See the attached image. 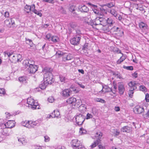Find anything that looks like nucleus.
<instances>
[{
  "instance_id": "nucleus-64",
  "label": "nucleus",
  "mask_w": 149,
  "mask_h": 149,
  "mask_svg": "<svg viewBox=\"0 0 149 149\" xmlns=\"http://www.w3.org/2000/svg\"><path fill=\"white\" fill-rule=\"evenodd\" d=\"M132 76L133 77H134L135 78H136L137 77L138 74L136 72H135L134 73H133L132 74Z\"/></svg>"
},
{
  "instance_id": "nucleus-29",
  "label": "nucleus",
  "mask_w": 149,
  "mask_h": 149,
  "mask_svg": "<svg viewBox=\"0 0 149 149\" xmlns=\"http://www.w3.org/2000/svg\"><path fill=\"white\" fill-rule=\"evenodd\" d=\"M48 84L45 81H43V82L39 85V87L42 89H45Z\"/></svg>"
},
{
  "instance_id": "nucleus-44",
  "label": "nucleus",
  "mask_w": 149,
  "mask_h": 149,
  "mask_svg": "<svg viewBox=\"0 0 149 149\" xmlns=\"http://www.w3.org/2000/svg\"><path fill=\"white\" fill-rule=\"evenodd\" d=\"M25 11H26L28 13H29L31 11V8L29 6L26 5L25 7Z\"/></svg>"
},
{
  "instance_id": "nucleus-50",
  "label": "nucleus",
  "mask_w": 149,
  "mask_h": 149,
  "mask_svg": "<svg viewBox=\"0 0 149 149\" xmlns=\"http://www.w3.org/2000/svg\"><path fill=\"white\" fill-rule=\"evenodd\" d=\"M106 5L107 7L109 8H111V7L114 6V5L112 2L107 3L106 4Z\"/></svg>"
},
{
  "instance_id": "nucleus-18",
  "label": "nucleus",
  "mask_w": 149,
  "mask_h": 149,
  "mask_svg": "<svg viewBox=\"0 0 149 149\" xmlns=\"http://www.w3.org/2000/svg\"><path fill=\"white\" fill-rule=\"evenodd\" d=\"M4 24L8 27H10L12 25L15 24V22L12 20V19H11L10 20L6 19L4 21Z\"/></svg>"
},
{
  "instance_id": "nucleus-19",
  "label": "nucleus",
  "mask_w": 149,
  "mask_h": 149,
  "mask_svg": "<svg viewBox=\"0 0 149 149\" xmlns=\"http://www.w3.org/2000/svg\"><path fill=\"white\" fill-rule=\"evenodd\" d=\"M121 130L123 132H130L132 131V128L130 127L125 126L122 128Z\"/></svg>"
},
{
  "instance_id": "nucleus-21",
  "label": "nucleus",
  "mask_w": 149,
  "mask_h": 149,
  "mask_svg": "<svg viewBox=\"0 0 149 149\" xmlns=\"http://www.w3.org/2000/svg\"><path fill=\"white\" fill-rule=\"evenodd\" d=\"M81 103L82 102L81 100H76V101L75 102V104H73V108L74 109L80 108Z\"/></svg>"
},
{
  "instance_id": "nucleus-56",
  "label": "nucleus",
  "mask_w": 149,
  "mask_h": 149,
  "mask_svg": "<svg viewBox=\"0 0 149 149\" xmlns=\"http://www.w3.org/2000/svg\"><path fill=\"white\" fill-rule=\"evenodd\" d=\"M88 49V45L87 44H85L82 46V49L83 50H86Z\"/></svg>"
},
{
  "instance_id": "nucleus-63",
  "label": "nucleus",
  "mask_w": 149,
  "mask_h": 149,
  "mask_svg": "<svg viewBox=\"0 0 149 149\" xmlns=\"http://www.w3.org/2000/svg\"><path fill=\"white\" fill-rule=\"evenodd\" d=\"M4 89L3 88H0V94H4L5 93Z\"/></svg>"
},
{
  "instance_id": "nucleus-43",
  "label": "nucleus",
  "mask_w": 149,
  "mask_h": 149,
  "mask_svg": "<svg viewBox=\"0 0 149 149\" xmlns=\"http://www.w3.org/2000/svg\"><path fill=\"white\" fill-rule=\"evenodd\" d=\"M113 74L117 78H118L120 79L122 78L120 74L118 72L114 73Z\"/></svg>"
},
{
  "instance_id": "nucleus-22",
  "label": "nucleus",
  "mask_w": 149,
  "mask_h": 149,
  "mask_svg": "<svg viewBox=\"0 0 149 149\" xmlns=\"http://www.w3.org/2000/svg\"><path fill=\"white\" fill-rule=\"evenodd\" d=\"M49 76V77H48L47 79V78L43 80V81H45L48 85L51 84L53 82L52 74H50Z\"/></svg>"
},
{
  "instance_id": "nucleus-30",
  "label": "nucleus",
  "mask_w": 149,
  "mask_h": 149,
  "mask_svg": "<svg viewBox=\"0 0 149 149\" xmlns=\"http://www.w3.org/2000/svg\"><path fill=\"white\" fill-rule=\"evenodd\" d=\"M30 63L28 61V60H24L22 64L26 68H28L31 65V64H30Z\"/></svg>"
},
{
  "instance_id": "nucleus-6",
  "label": "nucleus",
  "mask_w": 149,
  "mask_h": 149,
  "mask_svg": "<svg viewBox=\"0 0 149 149\" xmlns=\"http://www.w3.org/2000/svg\"><path fill=\"white\" fill-rule=\"evenodd\" d=\"M118 92L120 95H123L125 90V88L123 82H119L118 84Z\"/></svg>"
},
{
  "instance_id": "nucleus-7",
  "label": "nucleus",
  "mask_w": 149,
  "mask_h": 149,
  "mask_svg": "<svg viewBox=\"0 0 149 149\" xmlns=\"http://www.w3.org/2000/svg\"><path fill=\"white\" fill-rule=\"evenodd\" d=\"M81 38L80 37L74 36V37L70 40V42L73 45H77L79 44Z\"/></svg>"
},
{
  "instance_id": "nucleus-32",
  "label": "nucleus",
  "mask_w": 149,
  "mask_h": 149,
  "mask_svg": "<svg viewBox=\"0 0 149 149\" xmlns=\"http://www.w3.org/2000/svg\"><path fill=\"white\" fill-rule=\"evenodd\" d=\"M18 140L19 142L23 145H25L26 143V141L24 138H18Z\"/></svg>"
},
{
  "instance_id": "nucleus-31",
  "label": "nucleus",
  "mask_w": 149,
  "mask_h": 149,
  "mask_svg": "<svg viewBox=\"0 0 149 149\" xmlns=\"http://www.w3.org/2000/svg\"><path fill=\"white\" fill-rule=\"evenodd\" d=\"M51 40L54 42H57L59 41L58 37L56 36H53L51 37Z\"/></svg>"
},
{
  "instance_id": "nucleus-51",
  "label": "nucleus",
  "mask_w": 149,
  "mask_h": 149,
  "mask_svg": "<svg viewBox=\"0 0 149 149\" xmlns=\"http://www.w3.org/2000/svg\"><path fill=\"white\" fill-rule=\"evenodd\" d=\"M46 38L49 41L51 40V34L50 33H48L47 34L46 36Z\"/></svg>"
},
{
  "instance_id": "nucleus-33",
  "label": "nucleus",
  "mask_w": 149,
  "mask_h": 149,
  "mask_svg": "<svg viewBox=\"0 0 149 149\" xmlns=\"http://www.w3.org/2000/svg\"><path fill=\"white\" fill-rule=\"evenodd\" d=\"M92 113L95 115H97L98 114V110L95 107H93L92 109Z\"/></svg>"
},
{
  "instance_id": "nucleus-25",
  "label": "nucleus",
  "mask_w": 149,
  "mask_h": 149,
  "mask_svg": "<svg viewBox=\"0 0 149 149\" xmlns=\"http://www.w3.org/2000/svg\"><path fill=\"white\" fill-rule=\"evenodd\" d=\"M60 113L59 111L57 110H54L53 113H52L50 116L52 118L58 117L60 115Z\"/></svg>"
},
{
  "instance_id": "nucleus-27",
  "label": "nucleus",
  "mask_w": 149,
  "mask_h": 149,
  "mask_svg": "<svg viewBox=\"0 0 149 149\" xmlns=\"http://www.w3.org/2000/svg\"><path fill=\"white\" fill-rule=\"evenodd\" d=\"M89 4L91 5L92 7H93V8H92V10L94 13L95 14H98L99 13V11L97 9V6L92 4L91 3H89Z\"/></svg>"
},
{
  "instance_id": "nucleus-11",
  "label": "nucleus",
  "mask_w": 149,
  "mask_h": 149,
  "mask_svg": "<svg viewBox=\"0 0 149 149\" xmlns=\"http://www.w3.org/2000/svg\"><path fill=\"white\" fill-rule=\"evenodd\" d=\"M5 128L2 129L1 131V133L4 136H9L11 133V130L10 129Z\"/></svg>"
},
{
  "instance_id": "nucleus-40",
  "label": "nucleus",
  "mask_w": 149,
  "mask_h": 149,
  "mask_svg": "<svg viewBox=\"0 0 149 149\" xmlns=\"http://www.w3.org/2000/svg\"><path fill=\"white\" fill-rule=\"evenodd\" d=\"M119 29V28L118 27L116 26H114L111 29V32H113L118 31Z\"/></svg>"
},
{
  "instance_id": "nucleus-14",
  "label": "nucleus",
  "mask_w": 149,
  "mask_h": 149,
  "mask_svg": "<svg viewBox=\"0 0 149 149\" xmlns=\"http://www.w3.org/2000/svg\"><path fill=\"white\" fill-rule=\"evenodd\" d=\"M70 90L66 89L62 92V95L65 97H68L70 96L71 94Z\"/></svg>"
},
{
  "instance_id": "nucleus-39",
  "label": "nucleus",
  "mask_w": 149,
  "mask_h": 149,
  "mask_svg": "<svg viewBox=\"0 0 149 149\" xmlns=\"http://www.w3.org/2000/svg\"><path fill=\"white\" fill-rule=\"evenodd\" d=\"M125 58L124 57L122 56L120 57V58L117 61L116 63L117 64H120L124 60H125Z\"/></svg>"
},
{
  "instance_id": "nucleus-16",
  "label": "nucleus",
  "mask_w": 149,
  "mask_h": 149,
  "mask_svg": "<svg viewBox=\"0 0 149 149\" xmlns=\"http://www.w3.org/2000/svg\"><path fill=\"white\" fill-rule=\"evenodd\" d=\"M111 91L112 90L111 88L107 85H105L104 86H102V89L101 91H99V93H101L103 92L107 93Z\"/></svg>"
},
{
  "instance_id": "nucleus-28",
  "label": "nucleus",
  "mask_w": 149,
  "mask_h": 149,
  "mask_svg": "<svg viewBox=\"0 0 149 149\" xmlns=\"http://www.w3.org/2000/svg\"><path fill=\"white\" fill-rule=\"evenodd\" d=\"M131 7L132 8V10H139V6L138 4L136 3H133L131 4Z\"/></svg>"
},
{
  "instance_id": "nucleus-10",
  "label": "nucleus",
  "mask_w": 149,
  "mask_h": 149,
  "mask_svg": "<svg viewBox=\"0 0 149 149\" xmlns=\"http://www.w3.org/2000/svg\"><path fill=\"white\" fill-rule=\"evenodd\" d=\"M29 125H28V128H32L36 126H38L40 124L39 121L36 120L34 121H29Z\"/></svg>"
},
{
  "instance_id": "nucleus-2",
  "label": "nucleus",
  "mask_w": 149,
  "mask_h": 149,
  "mask_svg": "<svg viewBox=\"0 0 149 149\" xmlns=\"http://www.w3.org/2000/svg\"><path fill=\"white\" fill-rule=\"evenodd\" d=\"M27 102L29 105H30V107L33 109H39V106L38 105L37 102H35L34 99L31 98V97H29L27 99Z\"/></svg>"
},
{
  "instance_id": "nucleus-17",
  "label": "nucleus",
  "mask_w": 149,
  "mask_h": 149,
  "mask_svg": "<svg viewBox=\"0 0 149 149\" xmlns=\"http://www.w3.org/2000/svg\"><path fill=\"white\" fill-rule=\"evenodd\" d=\"M76 9L75 6L73 5L70 6L69 8V11L72 13V14L74 16H75L77 15V13L75 12Z\"/></svg>"
},
{
  "instance_id": "nucleus-53",
  "label": "nucleus",
  "mask_w": 149,
  "mask_h": 149,
  "mask_svg": "<svg viewBox=\"0 0 149 149\" xmlns=\"http://www.w3.org/2000/svg\"><path fill=\"white\" fill-rule=\"evenodd\" d=\"M139 89L141 91H145L146 90V88L143 86H140L139 87Z\"/></svg>"
},
{
  "instance_id": "nucleus-61",
  "label": "nucleus",
  "mask_w": 149,
  "mask_h": 149,
  "mask_svg": "<svg viewBox=\"0 0 149 149\" xmlns=\"http://www.w3.org/2000/svg\"><path fill=\"white\" fill-rule=\"evenodd\" d=\"M4 53L5 54V55L7 54L8 57H10L12 55V53H10V52H8L7 51H6L4 52Z\"/></svg>"
},
{
  "instance_id": "nucleus-62",
  "label": "nucleus",
  "mask_w": 149,
  "mask_h": 149,
  "mask_svg": "<svg viewBox=\"0 0 149 149\" xmlns=\"http://www.w3.org/2000/svg\"><path fill=\"white\" fill-rule=\"evenodd\" d=\"M45 141V142H48L49 141L50 139L47 136H44Z\"/></svg>"
},
{
  "instance_id": "nucleus-42",
  "label": "nucleus",
  "mask_w": 149,
  "mask_h": 149,
  "mask_svg": "<svg viewBox=\"0 0 149 149\" xmlns=\"http://www.w3.org/2000/svg\"><path fill=\"white\" fill-rule=\"evenodd\" d=\"M123 68L128 70H133V67L132 66H126L125 65L123 66Z\"/></svg>"
},
{
  "instance_id": "nucleus-23",
  "label": "nucleus",
  "mask_w": 149,
  "mask_h": 149,
  "mask_svg": "<svg viewBox=\"0 0 149 149\" xmlns=\"http://www.w3.org/2000/svg\"><path fill=\"white\" fill-rule=\"evenodd\" d=\"M75 33H74V36L77 37H80L81 38V36L82 33L81 31L80 28L79 27L77 28V29H75Z\"/></svg>"
},
{
  "instance_id": "nucleus-12",
  "label": "nucleus",
  "mask_w": 149,
  "mask_h": 149,
  "mask_svg": "<svg viewBox=\"0 0 149 149\" xmlns=\"http://www.w3.org/2000/svg\"><path fill=\"white\" fill-rule=\"evenodd\" d=\"M6 128L10 129L15 126L14 122L13 120H9L4 124Z\"/></svg>"
},
{
  "instance_id": "nucleus-54",
  "label": "nucleus",
  "mask_w": 149,
  "mask_h": 149,
  "mask_svg": "<svg viewBox=\"0 0 149 149\" xmlns=\"http://www.w3.org/2000/svg\"><path fill=\"white\" fill-rule=\"evenodd\" d=\"M48 101L52 103L54 101V98L52 97H49L48 98Z\"/></svg>"
},
{
  "instance_id": "nucleus-48",
  "label": "nucleus",
  "mask_w": 149,
  "mask_h": 149,
  "mask_svg": "<svg viewBox=\"0 0 149 149\" xmlns=\"http://www.w3.org/2000/svg\"><path fill=\"white\" fill-rule=\"evenodd\" d=\"M59 10L60 12L62 13L63 14H65L66 13V11L62 6H61L60 7Z\"/></svg>"
},
{
  "instance_id": "nucleus-8",
  "label": "nucleus",
  "mask_w": 149,
  "mask_h": 149,
  "mask_svg": "<svg viewBox=\"0 0 149 149\" xmlns=\"http://www.w3.org/2000/svg\"><path fill=\"white\" fill-rule=\"evenodd\" d=\"M44 70L46 72L44 73L43 80L47 78V79L48 77H49L50 74H52L51 72L52 71V69L51 68L46 67L44 68Z\"/></svg>"
},
{
  "instance_id": "nucleus-47",
  "label": "nucleus",
  "mask_w": 149,
  "mask_h": 149,
  "mask_svg": "<svg viewBox=\"0 0 149 149\" xmlns=\"http://www.w3.org/2000/svg\"><path fill=\"white\" fill-rule=\"evenodd\" d=\"M107 24H113V22L112 19L110 18H108L107 20Z\"/></svg>"
},
{
  "instance_id": "nucleus-3",
  "label": "nucleus",
  "mask_w": 149,
  "mask_h": 149,
  "mask_svg": "<svg viewBox=\"0 0 149 149\" xmlns=\"http://www.w3.org/2000/svg\"><path fill=\"white\" fill-rule=\"evenodd\" d=\"M103 135V134L101 132H97L95 135V137L97 139L94 143L92 144L91 146V148H93L95 147L97 145L100 143L101 141L100 139Z\"/></svg>"
},
{
  "instance_id": "nucleus-5",
  "label": "nucleus",
  "mask_w": 149,
  "mask_h": 149,
  "mask_svg": "<svg viewBox=\"0 0 149 149\" xmlns=\"http://www.w3.org/2000/svg\"><path fill=\"white\" fill-rule=\"evenodd\" d=\"M134 111L136 114H141L144 112V108L139 105H137L134 108Z\"/></svg>"
},
{
  "instance_id": "nucleus-15",
  "label": "nucleus",
  "mask_w": 149,
  "mask_h": 149,
  "mask_svg": "<svg viewBox=\"0 0 149 149\" xmlns=\"http://www.w3.org/2000/svg\"><path fill=\"white\" fill-rule=\"evenodd\" d=\"M73 58L72 55L70 54H65L63 56L62 59L64 61H66L71 60Z\"/></svg>"
},
{
  "instance_id": "nucleus-26",
  "label": "nucleus",
  "mask_w": 149,
  "mask_h": 149,
  "mask_svg": "<svg viewBox=\"0 0 149 149\" xmlns=\"http://www.w3.org/2000/svg\"><path fill=\"white\" fill-rule=\"evenodd\" d=\"M139 26L140 28L142 30H145L147 29L148 27L147 25L143 22L140 23Z\"/></svg>"
},
{
  "instance_id": "nucleus-38",
  "label": "nucleus",
  "mask_w": 149,
  "mask_h": 149,
  "mask_svg": "<svg viewBox=\"0 0 149 149\" xmlns=\"http://www.w3.org/2000/svg\"><path fill=\"white\" fill-rule=\"evenodd\" d=\"M26 78L24 77H19V81L22 83H24L26 82Z\"/></svg>"
},
{
  "instance_id": "nucleus-37",
  "label": "nucleus",
  "mask_w": 149,
  "mask_h": 149,
  "mask_svg": "<svg viewBox=\"0 0 149 149\" xmlns=\"http://www.w3.org/2000/svg\"><path fill=\"white\" fill-rule=\"evenodd\" d=\"M143 118L145 119H148L149 118V109L146 113L143 114Z\"/></svg>"
},
{
  "instance_id": "nucleus-41",
  "label": "nucleus",
  "mask_w": 149,
  "mask_h": 149,
  "mask_svg": "<svg viewBox=\"0 0 149 149\" xmlns=\"http://www.w3.org/2000/svg\"><path fill=\"white\" fill-rule=\"evenodd\" d=\"M70 26L73 29H77V28L78 27L77 26V24L74 22H72L70 24Z\"/></svg>"
},
{
  "instance_id": "nucleus-59",
  "label": "nucleus",
  "mask_w": 149,
  "mask_h": 149,
  "mask_svg": "<svg viewBox=\"0 0 149 149\" xmlns=\"http://www.w3.org/2000/svg\"><path fill=\"white\" fill-rule=\"evenodd\" d=\"M63 54V52H61L60 51H58L56 52L55 55L56 56L58 55L59 56H61Z\"/></svg>"
},
{
  "instance_id": "nucleus-36",
  "label": "nucleus",
  "mask_w": 149,
  "mask_h": 149,
  "mask_svg": "<svg viewBox=\"0 0 149 149\" xmlns=\"http://www.w3.org/2000/svg\"><path fill=\"white\" fill-rule=\"evenodd\" d=\"M29 121L26 120L23 121L22 122L21 124L23 126L28 128V125H29V123L28 122Z\"/></svg>"
},
{
  "instance_id": "nucleus-46",
  "label": "nucleus",
  "mask_w": 149,
  "mask_h": 149,
  "mask_svg": "<svg viewBox=\"0 0 149 149\" xmlns=\"http://www.w3.org/2000/svg\"><path fill=\"white\" fill-rule=\"evenodd\" d=\"M134 90H133L132 89H130L129 91L128 94L129 97L131 98H132V95L134 93L133 91Z\"/></svg>"
},
{
  "instance_id": "nucleus-9",
  "label": "nucleus",
  "mask_w": 149,
  "mask_h": 149,
  "mask_svg": "<svg viewBox=\"0 0 149 149\" xmlns=\"http://www.w3.org/2000/svg\"><path fill=\"white\" fill-rule=\"evenodd\" d=\"M27 69L28 72L30 73H33L37 70V67L36 65H33V64L31 63Z\"/></svg>"
},
{
  "instance_id": "nucleus-13",
  "label": "nucleus",
  "mask_w": 149,
  "mask_h": 149,
  "mask_svg": "<svg viewBox=\"0 0 149 149\" xmlns=\"http://www.w3.org/2000/svg\"><path fill=\"white\" fill-rule=\"evenodd\" d=\"M78 9L82 13H87L88 11V8L85 5H81L78 6Z\"/></svg>"
},
{
  "instance_id": "nucleus-57",
  "label": "nucleus",
  "mask_w": 149,
  "mask_h": 149,
  "mask_svg": "<svg viewBox=\"0 0 149 149\" xmlns=\"http://www.w3.org/2000/svg\"><path fill=\"white\" fill-rule=\"evenodd\" d=\"M118 17V19L121 22H123V20H124V18H123L120 15H117V16Z\"/></svg>"
},
{
  "instance_id": "nucleus-20",
  "label": "nucleus",
  "mask_w": 149,
  "mask_h": 149,
  "mask_svg": "<svg viewBox=\"0 0 149 149\" xmlns=\"http://www.w3.org/2000/svg\"><path fill=\"white\" fill-rule=\"evenodd\" d=\"M137 84L136 83L135 81H131L128 84V85L130 87V89L136 90L137 88L136 85Z\"/></svg>"
},
{
  "instance_id": "nucleus-45",
  "label": "nucleus",
  "mask_w": 149,
  "mask_h": 149,
  "mask_svg": "<svg viewBox=\"0 0 149 149\" xmlns=\"http://www.w3.org/2000/svg\"><path fill=\"white\" fill-rule=\"evenodd\" d=\"M33 12L40 17H41L42 15V14L39 11H37L36 10H34Z\"/></svg>"
},
{
  "instance_id": "nucleus-60",
  "label": "nucleus",
  "mask_w": 149,
  "mask_h": 149,
  "mask_svg": "<svg viewBox=\"0 0 149 149\" xmlns=\"http://www.w3.org/2000/svg\"><path fill=\"white\" fill-rule=\"evenodd\" d=\"M30 8H31V11H32L33 12L34 10H36L35 9V6L34 4H33L31 6H30Z\"/></svg>"
},
{
  "instance_id": "nucleus-55",
  "label": "nucleus",
  "mask_w": 149,
  "mask_h": 149,
  "mask_svg": "<svg viewBox=\"0 0 149 149\" xmlns=\"http://www.w3.org/2000/svg\"><path fill=\"white\" fill-rule=\"evenodd\" d=\"M96 101L97 102H101L102 103H104L105 102V100H103V99L101 98H97L96 100Z\"/></svg>"
},
{
  "instance_id": "nucleus-4",
  "label": "nucleus",
  "mask_w": 149,
  "mask_h": 149,
  "mask_svg": "<svg viewBox=\"0 0 149 149\" xmlns=\"http://www.w3.org/2000/svg\"><path fill=\"white\" fill-rule=\"evenodd\" d=\"M76 122L78 125H81L85 120V118L82 114H79L75 117Z\"/></svg>"
},
{
  "instance_id": "nucleus-52",
  "label": "nucleus",
  "mask_w": 149,
  "mask_h": 149,
  "mask_svg": "<svg viewBox=\"0 0 149 149\" xmlns=\"http://www.w3.org/2000/svg\"><path fill=\"white\" fill-rule=\"evenodd\" d=\"M100 10L101 12L103 13H107V11L106 9H105L104 8H100Z\"/></svg>"
},
{
  "instance_id": "nucleus-24",
  "label": "nucleus",
  "mask_w": 149,
  "mask_h": 149,
  "mask_svg": "<svg viewBox=\"0 0 149 149\" xmlns=\"http://www.w3.org/2000/svg\"><path fill=\"white\" fill-rule=\"evenodd\" d=\"M76 98L74 97H72L69 98L67 100V102L69 104H72L73 106V104H75V102H76Z\"/></svg>"
},
{
  "instance_id": "nucleus-1",
  "label": "nucleus",
  "mask_w": 149,
  "mask_h": 149,
  "mask_svg": "<svg viewBox=\"0 0 149 149\" xmlns=\"http://www.w3.org/2000/svg\"><path fill=\"white\" fill-rule=\"evenodd\" d=\"M72 147L74 149H86L83 146L80 141L78 139H73L71 143Z\"/></svg>"
},
{
  "instance_id": "nucleus-58",
  "label": "nucleus",
  "mask_w": 149,
  "mask_h": 149,
  "mask_svg": "<svg viewBox=\"0 0 149 149\" xmlns=\"http://www.w3.org/2000/svg\"><path fill=\"white\" fill-rule=\"evenodd\" d=\"M145 99L147 102H149V94L147 93L146 95Z\"/></svg>"
},
{
  "instance_id": "nucleus-34",
  "label": "nucleus",
  "mask_w": 149,
  "mask_h": 149,
  "mask_svg": "<svg viewBox=\"0 0 149 149\" xmlns=\"http://www.w3.org/2000/svg\"><path fill=\"white\" fill-rule=\"evenodd\" d=\"M109 12L115 17H116L117 16V12L113 9H111L109 10Z\"/></svg>"
},
{
  "instance_id": "nucleus-49",
  "label": "nucleus",
  "mask_w": 149,
  "mask_h": 149,
  "mask_svg": "<svg viewBox=\"0 0 149 149\" xmlns=\"http://www.w3.org/2000/svg\"><path fill=\"white\" fill-rule=\"evenodd\" d=\"M93 115L91 114L88 113L85 118V119H88L91 118H92L93 117Z\"/></svg>"
},
{
  "instance_id": "nucleus-35",
  "label": "nucleus",
  "mask_w": 149,
  "mask_h": 149,
  "mask_svg": "<svg viewBox=\"0 0 149 149\" xmlns=\"http://www.w3.org/2000/svg\"><path fill=\"white\" fill-rule=\"evenodd\" d=\"M59 78L60 81L61 82H65L67 79L65 77L61 75H59Z\"/></svg>"
}]
</instances>
